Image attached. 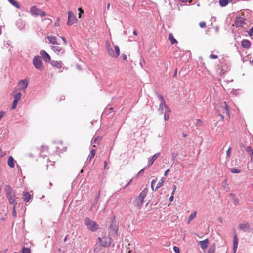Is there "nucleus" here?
<instances>
[{"label":"nucleus","instance_id":"nucleus-49","mask_svg":"<svg viewBox=\"0 0 253 253\" xmlns=\"http://www.w3.org/2000/svg\"><path fill=\"white\" fill-rule=\"evenodd\" d=\"M224 114H222V113H220V114H219V116L220 117L222 121H223V120H224Z\"/></svg>","mask_w":253,"mask_h":253},{"label":"nucleus","instance_id":"nucleus-40","mask_svg":"<svg viewBox=\"0 0 253 253\" xmlns=\"http://www.w3.org/2000/svg\"><path fill=\"white\" fill-rule=\"evenodd\" d=\"M206 25V22H205L204 21H202V22H200V23H199V26L201 28L205 27Z\"/></svg>","mask_w":253,"mask_h":253},{"label":"nucleus","instance_id":"nucleus-61","mask_svg":"<svg viewBox=\"0 0 253 253\" xmlns=\"http://www.w3.org/2000/svg\"><path fill=\"white\" fill-rule=\"evenodd\" d=\"M144 169H145V168H143L142 169H141V170L140 171L139 173H140V172H143Z\"/></svg>","mask_w":253,"mask_h":253},{"label":"nucleus","instance_id":"nucleus-56","mask_svg":"<svg viewBox=\"0 0 253 253\" xmlns=\"http://www.w3.org/2000/svg\"><path fill=\"white\" fill-rule=\"evenodd\" d=\"M163 107H164V106H162V107L161 108V107H160V105L159 106V110H160V111H161V112H162V111H163Z\"/></svg>","mask_w":253,"mask_h":253},{"label":"nucleus","instance_id":"nucleus-24","mask_svg":"<svg viewBox=\"0 0 253 253\" xmlns=\"http://www.w3.org/2000/svg\"><path fill=\"white\" fill-rule=\"evenodd\" d=\"M169 39L170 41L171 44H174L177 43V40L174 38L172 33H170L169 35Z\"/></svg>","mask_w":253,"mask_h":253},{"label":"nucleus","instance_id":"nucleus-38","mask_svg":"<svg viewBox=\"0 0 253 253\" xmlns=\"http://www.w3.org/2000/svg\"><path fill=\"white\" fill-rule=\"evenodd\" d=\"M173 250L175 253H180V249L177 246L173 247Z\"/></svg>","mask_w":253,"mask_h":253},{"label":"nucleus","instance_id":"nucleus-50","mask_svg":"<svg viewBox=\"0 0 253 253\" xmlns=\"http://www.w3.org/2000/svg\"><path fill=\"white\" fill-rule=\"evenodd\" d=\"M225 73V71H224L223 70V69H221V70H220V72H219V74H220V75H223Z\"/></svg>","mask_w":253,"mask_h":253},{"label":"nucleus","instance_id":"nucleus-28","mask_svg":"<svg viewBox=\"0 0 253 253\" xmlns=\"http://www.w3.org/2000/svg\"><path fill=\"white\" fill-rule=\"evenodd\" d=\"M114 50L115 51H114V56H111L113 57H117L120 54V49L118 46L116 45L114 46Z\"/></svg>","mask_w":253,"mask_h":253},{"label":"nucleus","instance_id":"nucleus-15","mask_svg":"<svg viewBox=\"0 0 253 253\" xmlns=\"http://www.w3.org/2000/svg\"><path fill=\"white\" fill-rule=\"evenodd\" d=\"M198 244L200 245L202 249H205L208 247L209 241L208 239H206L203 241H199Z\"/></svg>","mask_w":253,"mask_h":253},{"label":"nucleus","instance_id":"nucleus-23","mask_svg":"<svg viewBox=\"0 0 253 253\" xmlns=\"http://www.w3.org/2000/svg\"><path fill=\"white\" fill-rule=\"evenodd\" d=\"M7 163L8 166L10 168H14V160L12 156H10L9 158L8 159Z\"/></svg>","mask_w":253,"mask_h":253},{"label":"nucleus","instance_id":"nucleus-58","mask_svg":"<svg viewBox=\"0 0 253 253\" xmlns=\"http://www.w3.org/2000/svg\"><path fill=\"white\" fill-rule=\"evenodd\" d=\"M176 186L174 185V189H173V191L172 192V195L173 194V193H174V191H175V190L176 189Z\"/></svg>","mask_w":253,"mask_h":253},{"label":"nucleus","instance_id":"nucleus-57","mask_svg":"<svg viewBox=\"0 0 253 253\" xmlns=\"http://www.w3.org/2000/svg\"><path fill=\"white\" fill-rule=\"evenodd\" d=\"M133 33L134 35H137V32L136 30H134Z\"/></svg>","mask_w":253,"mask_h":253},{"label":"nucleus","instance_id":"nucleus-18","mask_svg":"<svg viewBox=\"0 0 253 253\" xmlns=\"http://www.w3.org/2000/svg\"><path fill=\"white\" fill-rule=\"evenodd\" d=\"M106 46L107 49V52L110 56H114V51L111 47L110 43L108 41L106 42Z\"/></svg>","mask_w":253,"mask_h":253},{"label":"nucleus","instance_id":"nucleus-51","mask_svg":"<svg viewBox=\"0 0 253 253\" xmlns=\"http://www.w3.org/2000/svg\"><path fill=\"white\" fill-rule=\"evenodd\" d=\"M122 57L124 60H126V56L125 54H123L122 55Z\"/></svg>","mask_w":253,"mask_h":253},{"label":"nucleus","instance_id":"nucleus-4","mask_svg":"<svg viewBox=\"0 0 253 253\" xmlns=\"http://www.w3.org/2000/svg\"><path fill=\"white\" fill-rule=\"evenodd\" d=\"M30 11L32 15L36 16L44 17L46 15L45 11L38 8L36 6H32L30 8Z\"/></svg>","mask_w":253,"mask_h":253},{"label":"nucleus","instance_id":"nucleus-55","mask_svg":"<svg viewBox=\"0 0 253 253\" xmlns=\"http://www.w3.org/2000/svg\"><path fill=\"white\" fill-rule=\"evenodd\" d=\"M104 169H106V166H107V162H106V161H105V162H104Z\"/></svg>","mask_w":253,"mask_h":253},{"label":"nucleus","instance_id":"nucleus-21","mask_svg":"<svg viewBox=\"0 0 253 253\" xmlns=\"http://www.w3.org/2000/svg\"><path fill=\"white\" fill-rule=\"evenodd\" d=\"M165 112L164 113V119L165 121H167L169 119V113L171 112V110L169 108L168 106H166Z\"/></svg>","mask_w":253,"mask_h":253},{"label":"nucleus","instance_id":"nucleus-44","mask_svg":"<svg viewBox=\"0 0 253 253\" xmlns=\"http://www.w3.org/2000/svg\"><path fill=\"white\" fill-rule=\"evenodd\" d=\"M5 112L4 111L0 112V120L4 116Z\"/></svg>","mask_w":253,"mask_h":253},{"label":"nucleus","instance_id":"nucleus-63","mask_svg":"<svg viewBox=\"0 0 253 253\" xmlns=\"http://www.w3.org/2000/svg\"><path fill=\"white\" fill-rule=\"evenodd\" d=\"M44 20H49L50 22H51V21H51V19H44Z\"/></svg>","mask_w":253,"mask_h":253},{"label":"nucleus","instance_id":"nucleus-32","mask_svg":"<svg viewBox=\"0 0 253 253\" xmlns=\"http://www.w3.org/2000/svg\"><path fill=\"white\" fill-rule=\"evenodd\" d=\"M219 2L220 5L221 6H225L228 3V1L227 0H220Z\"/></svg>","mask_w":253,"mask_h":253},{"label":"nucleus","instance_id":"nucleus-7","mask_svg":"<svg viewBox=\"0 0 253 253\" xmlns=\"http://www.w3.org/2000/svg\"><path fill=\"white\" fill-rule=\"evenodd\" d=\"M39 155L41 157H46L49 154V148L46 145H42L39 148Z\"/></svg>","mask_w":253,"mask_h":253},{"label":"nucleus","instance_id":"nucleus-3","mask_svg":"<svg viewBox=\"0 0 253 253\" xmlns=\"http://www.w3.org/2000/svg\"><path fill=\"white\" fill-rule=\"evenodd\" d=\"M84 223L87 229L91 232L96 231L99 228V225L95 221L90 220L88 217L85 218Z\"/></svg>","mask_w":253,"mask_h":253},{"label":"nucleus","instance_id":"nucleus-14","mask_svg":"<svg viewBox=\"0 0 253 253\" xmlns=\"http://www.w3.org/2000/svg\"><path fill=\"white\" fill-rule=\"evenodd\" d=\"M160 153H157L154 154L152 158L149 160L147 166L148 167L151 166L152 164L154 163V161L160 156Z\"/></svg>","mask_w":253,"mask_h":253},{"label":"nucleus","instance_id":"nucleus-41","mask_svg":"<svg viewBox=\"0 0 253 253\" xmlns=\"http://www.w3.org/2000/svg\"><path fill=\"white\" fill-rule=\"evenodd\" d=\"M15 207H16V205H14L13 206V211H12L13 215L14 217H15L16 216V210H15Z\"/></svg>","mask_w":253,"mask_h":253},{"label":"nucleus","instance_id":"nucleus-64","mask_svg":"<svg viewBox=\"0 0 253 253\" xmlns=\"http://www.w3.org/2000/svg\"><path fill=\"white\" fill-rule=\"evenodd\" d=\"M81 14H82V13H79V18H81Z\"/></svg>","mask_w":253,"mask_h":253},{"label":"nucleus","instance_id":"nucleus-46","mask_svg":"<svg viewBox=\"0 0 253 253\" xmlns=\"http://www.w3.org/2000/svg\"><path fill=\"white\" fill-rule=\"evenodd\" d=\"M101 140V138L100 137L95 138L93 140L94 143H98L100 140Z\"/></svg>","mask_w":253,"mask_h":253},{"label":"nucleus","instance_id":"nucleus-9","mask_svg":"<svg viewBox=\"0 0 253 253\" xmlns=\"http://www.w3.org/2000/svg\"><path fill=\"white\" fill-rule=\"evenodd\" d=\"M245 24V19L243 17H237L234 25L237 27H242Z\"/></svg>","mask_w":253,"mask_h":253},{"label":"nucleus","instance_id":"nucleus-31","mask_svg":"<svg viewBox=\"0 0 253 253\" xmlns=\"http://www.w3.org/2000/svg\"><path fill=\"white\" fill-rule=\"evenodd\" d=\"M215 251V244H213L209 248L207 253H214Z\"/></svg>","mask_w":253,"mask_h":253},{"label":"nucleus","instance_id":"nucleus-5","mask_svg":"<svg viewBox=\"0 0 253 253\" xmlns=\"http://www.w3.org/2000/svg\"><path fill=\"white\" fill-rule=\"evenodd\" d=\"M33 63L36 69L40 71L43 70L44 66L40 56H35L33 59Z\"/></svg>","mask_w":253,"mask_h":253},{"label":"nucleus","instance_id":"nucleus-47","mask_svg":"<svg viewBox=\"0 0 253 253\" xmlns=\"http://www.w3.org/2000/svg\"><path fill=\"white\" fill-rule=\"evenodd\" d=\"M249 35L251 36L253 34V27H252L248 32Z\"/></svg>","mask_w":253,"mask_h":253},{"label":"nucleus","instance_id":"nucleus-11","mask_svg":"<svg viewBox=\"0 0 253 253\" xmlns=\"http://www.w3.org/2000/svg\"><path fill=\"white\" fill-rule=\"evenodd\" d=\"M40 55L45 62H49L50 61V56L45 50H41L40 51Z\"/></svg>","mask_w":253,"mask_h":253},{"label":"nucleus","instance_id":"nucleus-10","mask_svg":"<svg viewBox=\"0 0 253 253\" xmlns=\"http://www.w3.org/2000/svg\"><path fill=\"white\" fill-rule=\"evenodd\" d=\"M51 49L54 52L57 53L58 55H62L65 52L64 49L57 44L52 46Z\"/></svg>","mask_w":253,"mask_h":253},{"label":"nucleus","instance_id":"nucleus-12","mask_svg":"<svg viewBox=\"0 0 253 253\" xmlns=\"http://www.w3.org/2000/svg\"><path fill=\"white\" fill-rule=\"evenodd\" d=\"M233 250L234 251V253H235L238 247V236L236 233V231L234 230L233 233Z\"/></svg>","mask_w":253,"mask_h":253},{"label":"nucleus","instance_id":"nucleus-35","mask_svg":"<svg viewBox=\"0 0 253 253\" xmlns=\"http://www.w3.org/2000/svg\"><path fill=\"white\" fill-rule=\"evenodd\" d=\"M231 172L233 173H239L241 172V170L236 169L235 168H232L230 170Z\"/></svg>","mask_w":253,"mask_h":253},{"label":"nucleus","instance_id":"nucleus-37","mask_svg":"<svg viewBox=\"0 0 253 253\" xmlns=\"http://www.w3.org/2000/svg\"><path fill=\"white\" fill-rule=\"evenodd\" d=\"M18 102V101L14 100H13L12 105L11 106L12 109H14L16 108V107L17 105Z\"/></svg>","mask_w":253,"mask_h":253},{"label":"nucleus","instance_id":"nucleus-60","mask_svg":"<svg viewBox=\"0 0 253 253\" xmlns=\"http://www.w3.org/2000/svg\"><path fill=\"white\" fill-rule=\"evenodd\" d=\"M234 200L235 201V202H237V203L238 202V199L237 198H236Z\"/></svg>","mask_w":253,"mask_h":253},{"label":"nucleus","instance_id":"nucleus-54","mask_svg":"<svg viewBox=\"0 0 253 253\" xmlns=\"http://www.w3.org/2000/svg\"><path fill=\"white\" fill-rule=\"evenodd\" d=\"M78 10L80 11V13H83L84 10L81 8H79Z\"/></svg>","mask_w":253,"mask_h":253},{"label":"nucleus","instance_id":"nucleus-29","mask_svg":"<svg viewBox=\"0 0 253 253\" xmlns=\"http://www.w3.org/2000/svg\"><path fill=\"white\" fill-rule=\"evenodd\" d=\"M160 100L161 101V103H160V107L162 108V106H164V107H166V106H167L165 102V101H164V99L163 98V97L161 95H158Z\"/></svg>","mask_w":253,"mask_h":253},{"label":"nucleus","instance_id":"nucleus-25","mask_svg":"<svg viewBox=\"0 0 253 253\" xmlns=\"http://www.w3.org/2000/svg\"><path fill=\"white\" fill-rule=\"evenodd\" d=\"M165 178L164 177H162L159 182L157 183V186L155 188V190H157L161 186H162L165 182Z\"/></svg>","mask_w":253,"mask_h":253},{"label":"nucleus","instance_id":"nucleus-19","mask_svg":"<svg viewBox=\"0 0 253 253\" xmlns=\"http://www.w3.org/2000/svg\"><path fill=\"white\" fill-rule=\"evenodd\" d=\"M23 199L26 202H28L31 199V195L28 192H24L23 193Z\"/></svg>","mask_w":253,"mask_h":253},{"label":"nucleus","instance_id":"nucleus-34","mask_svg":"<svg viewBox=\"0 0 253 253\" xmlns=\"http://www.w3.org/2000/svg\"><path fill=\"white\" fill-rule=\"evenodd\" d=\"M21 96H22L21 93H18L14 96V100L19 101L21 99Z\"/></svg>","mask_w":253,"mask_h":253},{"label":"nucleus","instance_id":"nucleus-20","mask_svg":"<svg viewBox=\"0 0 253 253\" xmlns=\"http://www.w3.org/2000/svg\"><path fill=\"white\" fill-rule=\"evenodd\" d=\"M51 62V64L57 68H61L62 66V63L61 61H58L55 60H52L50 61Z\"/></svg>","mask_w":253,"mask_h":253},{"label":"nucleus","instance_id":"nucleus-42","mask_svg":"<svg viewBox=\"0 0 253 253\" xmlns=\"http://www.w3.org/2000/svg\"><path fill=\"white\" fill-rule=\"evenodd\" d=\"M209 58L212 59H215L218 58V56L216 55L211 54L209 56Z\"/></svg>","mask_w":253,"mask_h":253},{"label":"nucleus","instance_id":"nucleus-30","mask_svg":"<svg viewBox=\"0 0 253 253\" xmlns=\"http://www.w3.org/2000/svg\"><path fill=\"white\" fill-rule=\"evenodd\" d=\"M9 2L18 9H20V6L15 0H8Z\"/></svg>","mask_w":253,"mask_h":253},{"label":"nucleus","instance_id":"nucleus-1","mask_svg":"<svg viewBox=\"0 0 253 253\" xmlns=\"http://www.w3.org/2000/svg\"><path fill=\"white\" fill-rule=\"evenodd\" d=\"M5 191L6 194L7 198L10 204L16 205V195L14 191L9 185H6L5 187Z\"/></svg>","mask_w":253,"mask_h":253},{"label":"nucleus","instance_id":"nucleus-16","mask_svg":"<svg viewBox=\"0 0 253 253\" xmlns=\"http://www.w3.org/2000/svg\"><path fill=\"white\" fill-rule=\"evenodd\" d=\"M239 228L241 230L246 231L250 229V225L247 222L242 223L239 225Z\"/></svg>","mask_w":253,"mask_h":253},{"label":"nucleus","instance_id":"nucleus-62","mask_svg":"<svg viewBox=\"0 0 253 253\" xmlns=\"http://www.w3.org/2000/svg\"><path fill=\"white\" fill-rule=\"evenodd\" d=\"M110 7V4L109 3L107 5V9H109Z\"/></svg>","mask_w":253,"mask_h":253},{"label":"nucleus","instance_id":"nucleus-36","mask_svg":"<svg viewBox=\"0 0 253 253\" xmlns=\"http://www.w3.org/2000/svg\"><path fill=\"white\" fill-rule=\"evenodd\" d=\"M22 253H31V250L29 248H24L22 249Z\"/></svg>","mask_w":253,"mask_h":253},{"label":"nucleus","instance_id":"nucleus-17","mask_svg":"<svg viewBox=\"0 0 253 253\" xmlns=\"http://www.w3.org/2000/svg\"><path fill=\"white\" fill-rule=\"evenodd\" d=\"M241 46L244 48L248 49L251 46V42L249 40H243L241 42Z\"/></svg>","mask_w":253,"mask_h":253},{"label":"nucleus","instance_id":"nucleus-22","mask_svg":"<svg viewBox=\"0 0 253 253\" xmlns=\"http://www.w3.org/2000/svg\"><path fill=\"white\" fill-rule=\"evenodd\" d=\"M47 39L50 43L53 44H57V38L55 36H48Z\"/></svg>","mask_w":253,"mask_h":253},{"label":"nucleus","instance_id":"nucleus-43","mask_svg":"<svg viewBox=\"0 0 253 253\" xmlns=\"http://www.w3.org/2000/svg\"><path fill=\"white\" fill-rule=\"evenodd\" d=\"M156 181L157 179L153 180L151 182V187L152 189V190H154V185L156 182Z\"/></svg>","mask_w":253,"mask_h":253},{"label":"nucleus","instance_id":"nucleus-26","mask_svg":"<svg viewBox=\"0 0 253 253\" xmlns=\"http://www.w3.org/2000/svg\"><path fill=\"white\" fill-rule=\"evenodd\" d=\"M197 212L195 211L193 213H192L190 216H189L187 220V224H189L190 222L196 217Z\"/></svg>","mask_w":253,"mask_h":253},{"label":"nucleus","instance_id":"nucleus-39","mask_svg":"<svg viewBox=\"0 0 253 253\" xmlns=\"http://www.w3.org/2000/svg\"><path fill=\"white\" fill-rule=\"evenodd\" d=\"M226 155L228 158H230L231 155V148L229 147L226 151Z\"/></svg>","mask_w":253,"mask_h":253},{"label":"nucleus","instance_id":"nucleus-52","mask_svg":"<svg viewBox=\"0 0 253 253\" xmlns=\"http://www.w3.org/2000/svg\"><path fill=\"white\" fill-rule=\"evenodd\" d=\"M169 169H168L167 170L165 171V173H164V175L165 176H166L168 174V173L169 172Z\"/></svg>","mask_w":253,"mask_h":253},{"label":"nucleus","instance_id":"nucleus-33","mask_svg":"<svg viewBox=\"0 0 253 253\" xmlns=\"http://www.w3.org/2000/svg\"><path fill=\"white\" fill-rule=\"evenodd\" d=\"M96 150L94 149H92L91 151L90 154L88 156V158L90 160L95 155Z\"/></svg>","mask_w":253,"mask_h":253},{"label":"nucleus","instance_id":"nucleus-8","mask_svg":"<svg viewBox=\"0 0 253 253\" xmlns=\"http://www.w3.org/2000/svg\"><path fill=\"white\" fill-rule=\"evenodd\" d=\"M220 113L225 114L228 117H229V108L225 101H224L221 104L220 108L219 109Z\"/></svg>","mask_w":253,"mask_h":253},{"label":"nucleus","instance_id":"nucleus-13","mask_svg":"<svg viewBox=\"0 0 253 253\" xmlns=\"http://www.w3.org/2000/svg\"><path fill=\"white\" fill-rule=\"evenodd\" d=\"M18 85L20 90H24L27 87L28 82L26 80H21L19 82Z\"/></svg>","mask_w":253,"mask_h":253},{"label":"nucleus","instance_id":"nucleus-27","mask_svg":"<svg viewBox=\"0 0 253 253\" xmlns=\"http://www.w3.org/2000/svg\"><path fill=\"white\" fill-rule=\"evenodd\" d=\"M246 150L251 156V161H253V150L250 146H248L246 148Z\"/></svg>","mask_w":253,"mask_h":253},{"label":"nucleus","instance_id":"nucleus-48","mask_svg":"<svg viewBox=\"0 0 253 253\" xmlns=\"http://www.w3.org/2000/svg\"><path fill=\"white\" fill-rule=\"evenodd\" d=\"M61 39H62V40L63 41V42H64V45H66L67 44V41L65 39V38L64 37H61Z\"/></svg>","mask_w":253,"mask_h":253},{"label":"nucleus","instance_id":"nucleus-2","mask_svg":"<svg viewBox=\"0 0 253 253\" xmlns=\"http://www.w3.org/2000/svg\"><path fill=\"white\" fill-rule=\"evenodd\" d=\"M148 192V189L145 188L139 194V196L134 200L133 204L138 209H140L143 205L144 198L146 197Z\"/></svg>","mask_w":253,"mask_h":253},{"label":"nucleus","instance_id":"nucleus-6","mask_svg":"<svg viewBox=\"0 0 253 253\" xmlns=\"http://www.w3.org/2000/svg\"><path fill=\"white\" fill-rule=\"evenodd\" d=\"M68 21L67 23L68 25L71 26L77 22V19L72 11H68Z\"/></svg>","mask_w":253,"mask_h":253},{"label":"nucleus","instance_id":"nucleus-59","mask_svg":"<svg viewBox=\"0 0 253 253\" xmlns=\"http://www.w3.org/2000/svg\"><path fill=\"white\" fill-rule=\"evenodd\" d=\"M182 136L183 137H187V135L186 134H184V133H183L182 134Z\"/></svg>","mask_w":253,"mask_h":253},{"label":"nucleus","instance_id":"nucleus-53","mask_svg":"<svg viewBox=\"0 0 253 253\" xmlns=\"http://www.w3.org/2000/svg\"><path fill=\"white\" fill-rule=\"evenodd\" d=\"M173 200V196L172 195L169 198L170 201H172Z\"/></svg>","mask_w":253,"mask_h":253},{"label":"nucleus","instance_id":"nucleus-45","mask_svg":"<svg viewBox=\"0 0 253 253\" xmlns=\"http://www.w3.org/2000/svg\"><path fill=\"white\" fill-rule=\"evenodd\" d=\"M181 2L186 3V2H189V3H191L192 2V0H179Z\"/></svg>","mask_w":253,"mask_h":253}]
</instances>
